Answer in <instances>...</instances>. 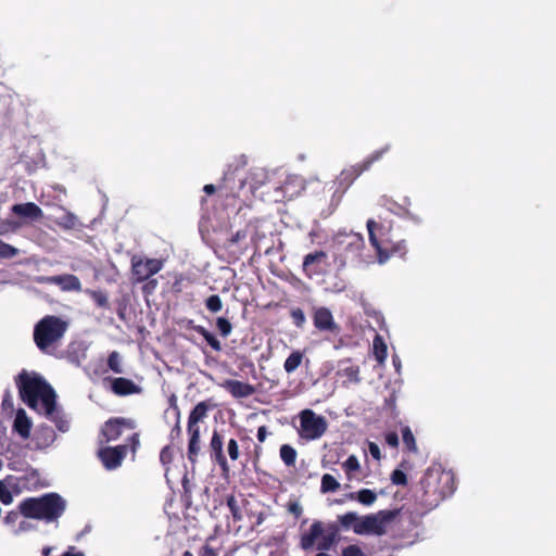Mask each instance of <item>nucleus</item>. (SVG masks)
I'll use <instances>...</instances> for the list:
<instances>
[{
    "label": "nucleus",
    "mask_w": 556,
    "mask_h": 556,
    "mask_svg": "<svg viewBox=\"0 0 556 556\" xmlns=\"http://www.w3.org/2000/svg\"><path fill=\"white\" fill-rule=\"evenodd\" d=\"M17 384L22 399L29 407L52 420L61 431L68 429V421L62 417L56 406L53 389L39 375L22 372Z\"/></svg>",
    "instance_id": "nucleus-1"
},
{
    "label": "nucleus",
    "mask_w": 556,
    "mask_h": 556,
    "mask_svg": "<svg viewBox=\"0 0 556 556\" xmlns=\"http://www.w3.org/2000/svg\"><path fill=\"white\" fill-rule=\"evenodd\" d=\"M64 509L65 502L54 493L41 497H30L20 504V511L24 517L47 521L59 518Z\"/></svg>",
    "instance_id": "nucleus-2"
},
{
    "label": "nucleus",
    "mask_w": 556,
    "mask_h": 556,
    "mask_svg": "<svg viewBox=\"0 0 556 556\" xmlns=\"http://www.w3.org/2000/svg\"><path fill=\"white\" fill-rule=\"evenodd\" d=\"M338 528L334 523L325 526L320 521H314L309 529L301 535L300 546L304 551L316 548L328 551L337 542Z\"/></svg>",
    "instance_id": "nucleus-3"
},
{
    "label": "nucleus",
    "mask_w": 556,
    "mask_h": 556,
    "mask_svg": "<svg viewBox=\"0 0 556 556\" xmlns=\"http://www.w3.org/2000/svg\"><path fill=\"white\" fill-rule=\"evenodd\" d=\"M66 323L55 316H47L42 318L35 327L34 339L37 346L45 351L54 342L60 340L65 330Z\"/></svg>",
    "instance_id": "nucleus-4"
},
{
    "label": "nucleus",
    "mask_w": 556,
    "mask_h": 556,
    "mask_svg": "<svg viewBox=\"0 0 556 556\" xmlns=\"http://www.w3.org/2000/svg\"><path fill=\"white\" fill-rule=\"evenodd\" d=\"M399 515L396 509H384L376 514L362 517V521L355 527V533L361 535H383Z\"/></svg>",
    "instance_id": "nucleus-5"
},
{
    "label": "nucleus",
    "mask_w": 556,
    "mask_h": 556,
    "mask_svg": "<svg viewBox=\"0 0 556 556\" xmlns=\"http://www.w3.org/2000/svg\"><path fill=\"white\" fill-rule=\"evenodd\" d=\"M300 426L298 433L300 438L306 441H313L321 438L328 428V422L324 416L317 415L312 409H304L299 414Z\"/></svg>",
    "instance_id": "nucleus-6"
},
{
    "label": "nucleus",
    "mask_w": 556,
    "mask_h": 556,
    "mask_svg": "<svg viewBox=\"0 0 556 556\" xmlns=\"http://www.w3.org/2000/svg\"><path fill=\"white\" fill-rule=\"evenodd\" d=\"M131 265L132 273L139 281L150 278L159 273L163 267L162 261L156 258L142 260L139 257H132Z\"/></svg>",
    "instance_id": "nucleus-7"
},
{
    "label": "nucleus",
    "mask_w": 556,
    "mask_h": 556,
    "mask_svg": "<svg viewBox=\"0 0 556 556\" xmlns=\"http://www.w3.org/2000/svg\"><path fill=\"white\" fill-rule=\"evenodd\" d=\"M135 422L131 419L115 418L105 422L102 428V435L106 442L117 440L124 430H132Z\"/></svg>",
    "instance_id": "nucleus-8"
},
{
    "label": "nucleus",
    "mask_w": 556,
    "mask_h": 556,
    "mask_svg": "<svg viewBox=\"0 0 556 556\" xmlns=\"http://www.w3.org/2000/svg\"><path fill=\"white\" fill-rule=\"evenodd\" d=\"M127 453L126 445H118L115 447H104L99 451V456L102 460L103 466L109 469L117 468Z\"/></svg>",
    "instance_id": "nucleus-9"
},
{
    "label": "nucleus",
    "mask_w": 556,
    "mask_h": 556,
    "mask_svg": "<svg viewBox=\"0 0 556 556\" xmlns=\"http://www.w3.org/2000/svg\"><path fill=\"white\" fill-rule=\"evenodd\" d=\"M367 229L369 233V240L372 247L377 250L379 263H384L389 258L388 245L386 242L378 239L380 232V226L372 219L367 222Z\"/></svg>",
    "instance_id": "nucleus-10"
},
{
    "label": "nucleus",
    "mask_w": 556,
    "mask_h": 556,
    "mask_svg": "<svg viewBox=\"0 0 556 556\" xmlns=\"http://www.w3.org/2000/svg\"><path fill=\"white\" fill-rule=\"evenodd\" d=\"M314 326L320 331L334 332L338 326L334 323L332 313L326 307H318L314 311Z\"/></svg>",
    "instance_id": "nucleus-11"
},
{
    "label": "nucleus",
    "mask_w": 556,
    "mask_h": 556,
    "mask_svg": "<svg viewBox=\"0 0 556 556\" xmlns=\"http://www.w3.org/2000/svg\"><path fill=\"white\" fill-rule=\"evenodd\" d=\"M20 481L15 477H8L0 480V501L4 505L13 502V497L20 493Z\"/></svg>",
    "instance_id": "nucleus-12"
},
{
    "label": "nucleus",
    "mask_w": 556,
    "mask_h": 556,
    "mask_svg": "<svg viewBox=\"0 0 556 556\" xmlns=\"http://www.w3.org/2000/svg\"><path fill=\"white\" fill-rule=\"evenodd\" d=\"M40 281L58 285L63 291H79L81 285L74 275H61L41 278Z\"/></svg>",
    "instance_id": "nucleus-13"
},
{
    "label": "nucleus",
    "mask_w": 556,
    "mask_h": 556,
    "mask_svg": "<svg viewBox=\"0 0 556 556\" xmlns=\"http://www.w3.org/2000/svg\"><path fill=\"white\" fill-rule=\"evenodd\" d=\"M220 386L238 399L248 397L254 393V388L251 384L239 380L227 379Z\"/></svg>",
    "instance_id": "nucleus-14"
},
{
    "label": "nucleus",
    "mask_w": 556,
    "mask_h": 556,
    "mask_svg": "<svg viewBox=\"0 0 556 556\" xmlns=\"http://www.w3.org/2000/svg\"><path fill=\"white\" fill-rule=\"evenodd\" d=\"M12 213L30 220H37L42 217V210L33 202L13 205Z\"/></svg>",
    "instance_id": "nucleus-15"
},
{
    "label": "nucleus",
    "mask_w": 556,
    "mask_h": 556,
    "mask_svg": "<svg viewBox=\"0 0 556 556\" xmlns=\"http://www.w3.org/2000/svg\"><path fill=\"white\" fill-rule=\"evenodd\" d=\"M337 375L343 378V383L348 384H356L359 382V368L355 365L345 362L341 364Z\"/></svg>",
    "instance_id": "nucleus-16"
},
{
    "label": "nucleus",
    "mask_w": 556,
    "mask_h": 556,
    "mask_svg": "<svg viewBox=\"0 0 556 556\" xmlns=\"http://www.w3.org/2000/svg\"><path fill=\"white\" fill-rule=\"evenodd\" d=\"M207 412L208 405L205 402L198 403L189 415L188 431L200 430L199 422L204 420Z\"/></svg>",
    "instance_id": "nucleus-17"
},
{
    "label": "nucleus",
    "mask_w": 556,
    "mask_h": 556,
    "mask_svg": "<svg viewBox=\"0 0 556 556\" xmlns=\"http://www.w3.org/2000/svg\"><path fill=\"white\" fill-rule=\"evenodd\" d=\"M334 242L338 245H345L346 249H359L363 244V238L356 232H339L334 237Z\"/></svg>",
    "instance_id": "nucleus-18"
},
{
    "label": "nucleus",
    "mask_w": 556,
    "mask_h": 556,
    "mask_svg": "<svg viewBox=\"0 0 556 556\" xmlns=\"http://www.w3.org/2000/svg\"><path fill=\"white\" fill-rule=\"evenodd\" d=\"M342 469L345 473V477L349 481H361L358 473L361 471V463L355 455H350L345 462L342 463Z\"/></svg>",
    "instance_id": "nucleus-19"
},
{
    "label": "nucleus",
    "mask_w": 556,
    "mask_h": 556,
    "mask_svg": "<svg viewBox=\"0 0 556 556\" xmlns=\"http://www.w3.org/2000/svg\"><path fill=\"white\" fill-rule=\"evenodd\" d=\"M14 429L22 438L26 439L29 437L30 429H31V421L27 417L25 410H23V409L17 410L15 419H14Z\"/></svg>",
    "instance_id": "nucleus-20"
},
{
    "label": "nucleus",
    "mask_w": 556,
    "mask_h": 556,
    "mask_svg": "<svg viewBox=\"0 0 556 556\" xmlns=\"http://www.w3.org/2000/svg\"><path fill=\"white\" fill-rule=\"evenodd\" d=\"M112 389L119 395H128L138 392L137 386L126 378L114 379L112 382Z\"/></svg>",
    "instance_id": "nucleus-21"
},
{
    "label": "nucleus",
    "mask_w": 556,
    "mask_h": 556,
    "mask_svg": "<svg viewBox=\"0 0 556 556\" xmlns=\"http://www.w3.org/2000/svg\"><path fill=\"white\" fill-rule=\"evenodd\" d=\"M374 355L377 362L382 365L387 359V344L384 343L382 337L376 336L372 342Z\"/></svg>",
    "instance_id": "nucleus-22"
},
{
    "label": "nucleus",
    "mask_w": 556,
    "mask_h": 556,
    "mask_svg": "<svg viewBox=\"0 0 556 556\" xmlns=\"http://www.w3.org/2000/svg\"><path fill=\"white\" fill-rule=\"evenodd\" d=\"M211 448L215 453L216 459L219 463L220 466H226V458L223 453V440L222 437L214 432L212 440H211Z\"/></svg>",
    "instance_id": "nucleus-23"
},
{
    "label": "nucleus",
    "mask_w": 556,
    "mask_h": 556,
    "mask_svg": "<svg viewBox=\"0 0 556 556\" xmlns=\"http://www.w3.org/2000/svg\"><path fill=\"white\" fill-rule=\"evenodd\" d=\"M303 353L300 351L292 352L285 361L283 368L288 374L293 372L299 368L303 361Z\"/></svg>",
    "instance_id": "nucleus-24"
},
{
    "label": "nucleus",
    "mask_w": 556,
    "mask_h": 556,
    "mask_svg": "<svg viewBox=\"0 0 556 556\" xmlns=\"http://www.w3.org/2000/svg\"><path fill=\"white\" fill-rule=\"evenodd\" d=\"M339 521L343 528H351L355 532V527L362 521V517L357 516L356 513H346L339 516Z\"/></svg>",
    "instance_id": "nucleus-25"
},
{
    "label": "nucleus",
    "mask_w": 556,
    "mask_h": 556,
    "mask_svg": "<svg viewBox=\"0 0 556 556\" xmlns=\"http://www.w3.org/2000/svg\"><path fill=\"white\" fill-rule=\"evenodd\" d=\"M339 488H340V483L337 481V479L333 476H331L329 473H325L321 477L320 491L323 493L336 492Z\"/></svg>",
    "instance_id": "nucleus-26"
},
{
    "label": "nucleus",
    "mask_w": 556,
    "mask_h": 556,
    "mask_svg": "<svg viewBox=\"0 0 556 556\" xmlns=\"http://www.w3.org/2000/svg\"><path fill=\"white\" fill-rule=\"evenodd\" d=\"M296 451L288 444L280 447V457L287 466H294L296 459Z\"/></svg>",
    "instance_id": "nucleus-27"
},
{
    "label": "nucleus",
    "mask_w": 556,
    "mask_h": 556,
    "mask_svg": "<svg viewBox=\"0 0 556 556\" xmlns=\"http://www.w3.org/2000/svg\"><path fill=\"white\" fill-rule=\"evenodd\" d=\"M357 502L365 506H371L377 501V493L369 489L357 491Z\"/></svg>",
    "instance_id": "nucleus-28"
},
{
    "label": "nucleus",
    "mask_w": 556,
    "mask_h": 556,
    "mask_svg": "<svg viewBox=\"0 0 556 556\" xmlns=\"http://www.w3.org/2000/svg\"><path fill=\"white\" fill-rule=\"evenodd\" d=\"M188 433L190 435L189 454L190 459L193 460L200 451V430L188 431Z\"/></svg>",
    "instance_id": "nucleus-29"
},
{
    "label": "nucleus",
    "mask_w": 556,
    "mask_h": 556,
    "mask_svg": "<svg viewBox=\"0 0 556 556\" xmlns=\"http://www.w3.org/2000/svg\"><path fill=\"white\" fill-rule=\"evenodd\" d=\"M390 149V146H386L375 152H372L365 161L364 163L362 164V167L359 169V173L363 172V170H366L370 167V165L375 162H377L378 160H380L382 157V155L388 152Z\"/></svg>",
    "instance_id": "nucleus-30"
},
{
    "label": "nucleus",
    "mask_w": 556,
    "mask_h": 556,
    "mask_svg": "<svg viewBox=\"0 0 556 556\" xmlns=\"http://www.w3.org/2000/svg\"><path fill=\"white\" fill-rule=\"evenodd\" d=\"M326 258V253L324 252H315L307 254L303 262V267L306 271L311 269V266L314 264L320 263Z\"/></svg>",
    "instance_id": "nucleus-31"
},
{
    "label": "nucleus",
    "mask_w": 556,
    "mask_h": 556,
    "mask_svg": "<svg viewBox=\"0 0 556 556\" xmlns=\"http://www.w3.org/2000/svg\"><path fill=\"white\" fill-rule=\"evenodd\" d=\"M402 437L405 446L412 452H417L416 440L409 427L406 426L402 429Z\"/></svg>",
    "instance_id": "nucleus-32"
},
{
    "label": "nucleus",
    "mask_w": 556,
    "mask_h": 556,
    "mask_svg": "<svg viewBox=\"0 0 556 556\" xmlns=\"http://www.w3.org/2000/svg\"><path fill=\"white\" fill-rule=\"evenodd\" d=\"M58 224L64 228H74L77 224L76 216L70 212H64L58 219Z\"/></svg>",
    "instance_id": "nucleus-33"
},
{
    "label": "nucleus",
    "mask_w": 556,
    "mask_h": 556,
    "mask_svg": "<svg viewBox=\"0 0 556 556\" xmlns=\"http://www.w3.org/2000/svg\"><path fill=\"white\" fill-rule=\"evenodd\" d=\"M206 308L212 313H217L223 308V302L216 294L211 295L205 301Z\"/></svg>",
    "instance_id": "nucleus-34"
},
{
    "label": "nucleus",
    "mask_w": 556,
    "mask_h": 556,
    "mask_svg": "<svg viewBox=\"0 0 556 556\" xmlns=\"http://www.w3.org/2000/svg\"><path fill=\"white\" fill-rule=\"evenodd\" d=\"M200 333L203 336L205 341L210 344V346L215 351L222 350L220 342L215 338L214 334L205 330L204 328H201Z\"/></svg>",
    "instance_id": "nucleus-35"
},
{
    "label": "nucleus",
    "mask_w": 556,
    "mask_h": 556,
    "mask_svg": "<svg viewBox=\"0 0 556 556\" xmlns=\"http://www.w3.org/2000/svg\"><path fill=\"white\" fill-rule=\"evenodd\" d=\"M109 367L116 374L122 372L121 357L117 352H112L108 359Z\"/></svg>",
    "instance_id": "nucleus-36"
},
{
    "label": "nucleus",
    "mask_w": 556,
    "mask_h": 556,
    "mask_svg": "<svg viewBox=\"0 0 556 556\" xmlns=\"http://www.w3.org/2000/svg\"><path fill=\"white\" fill-rule=\"evenodd\" d=\"M216 326L223 337H227L231 333L232 326L226 318L218 317L216 320Z\"/></svg>",
    "instance_id": "nucleus-37"
},
{
    "label": "nucleus",
    "mask_w": 556,
    "mask_h": 556,
    "mask_svg": "<svg viewBox=\"0 0 556 556\" xmlns=\"http://www.w3.org/2000/svg\"><path fill=\"white\" fill-rule=\"evenodd\" d=\"M17 254V249L0 240V257L10 258Z\"/></svg>",
    "instance_id": "nucleus-38"
},
{
    "label": "nucleus",
    "mask_w": 556,
    "mask_h": 556,
    "mask_svg": "<svg viewBox=\"0 0 556 556\" xmlns=\"http://www.w3.org/2000/svg\"><path fill=\"white\" fill-rule=\"evenodd\" d=\"M227 505H228V507L230 509V513H231L232 517L236 520H241L242 516H241L238 503H237V501H236V498L233 496H229L228 497Z\"/></svg>",
    "instance_id": "nucleus-39"
},
{
    "label": "nucleus",
    "mask_w": 556,
    "mask_h": 556,
    "mask_svg": "<svg viewBox=\"0 0 556 556\" xmlns=\"http://www.w3.org/2000/svg\"><path fill=\"white\" fill-rule=\"evenodd\" d=\"M291 317L293 319V323L298 327H302L305 324V321H306L305 314H304V312L301 308L293 309L291 312Z\"/></svg>",
    "instance_id": "nucleus-40"
},
{
    "label": "nucleus",
    "mask_w": 556,
    "mask_h": 556,
    "mask_svg": "<svg viewBox=\"0 0 556 556\" xmlns=\"http://www.w3.org/2000/svg\"><path fill=\"white\" fill-rule=\"evenodd\" d=\"M227 452L232 460H237L239 458V446L235 439L229 440L227 444Z\"/></svg>",
    "instance_id": "nucleus-41"
},
{
    "label": "nucleus",
    "mask_w": 556,
    "mask_h": 556,
    "mask_svg": "<svg viewBox=\"0 0 556 556\" xmlns=\"http://www.w3.org/2000/svg\"><path fill=\"white\" fill-rule=\"evenodd\" d=\"M391 480L394 484H397V485H404V484H406V481H407L406 475L400 469H396L392 472Z\"/></svg>",
    "instance_id": "nucleus-42"
},
{
    "label": "nucleus",
    "mask_w": 556,
    "mask_h": 556,
    "mask_svg": "<svg viewBox=\"0 0 556 556\" xmlns=\"http://www.w3.org/2000/svg\"><path fill=\"white\" fill-rule=\"evenodd\" d=\"M342 556H365L363 551L356 545H349L342 552Z\"/></svg>",
    "instance_id": "nucleus-43"
},
{
    "label": "nucleus",
    "mask_w": 556,
    "mask_h": 556,
    "mask_svg": "<svg viewBox=\"0 0 556 556\" xmlns=\"http://www.w3.org/2000/svg\"><path fill=\"white\" fill-rule=\"evenodd\" d=\"M20 226H21V224L15 223V222H11V220L3 222L1 225L0 235H4L10 230L15 231Z\"/></svg>",
    "instance_id": "nucleus-44"
},
{
    "label": "nucleus",
    "mask_w": 556,
    "mask_h": 556,
    "mask_svg": "<svg viewBox=\"0 0 556 556\" xmlns=\"http://www.w3.org/2000/svg\"><path fill=\"white\" fill-rule=\"evenodd\" d=\"M368 451H369L370 455H371L375 459L380 460V458H381V452H380L379 446H378L376 443H374V442H369V444H368Z\"/></svg>",
    "instance_id": "nucleus-45"
},
{
    "label": "nucleus",
    "mask_w": 556,
    "mask_h": 556,
    "mask_svg": "<svg viewBox=\"0 0 556 556\" xmlns=\"http://www.w3.org/2000/svg\"><path fill=\"white\" fill-rule=\"evenodd\" d=\"M386 442L392 446V447H396L399 445V437L395 432H389L387 435H386Z\"/></svg>",
    "instance_id": "nucleus-46"
},
{
    "label": "nucleus",
    "mask_w": 556,
    "mask_h": 556,
    "mask_svg": "<svg viewBox=\"0 0 556 556\" xmlns=\"http://www.w3.org/2000/svg\"><path fill=\"white\" fill-rule=\"evenodd\" d=\"M267 428L265 426H262L257 429V440L260 442H264L267 438Z\"/></svg>",
    "instance_id": "nucleus-47"
},
{
    "label": "nucleus",
    "mask_w": 556,
    "mask_h": 556,
    "mask_svg": "<svg viewBox=\"0 0 556 556\" xmlns=\"http://www.w3.org/2000/svg\"><path fill=\"white\" fill-rule=\"evenodd\" d=\"M17 519H18V514L15 513V511H10L4 517V522L8 523V525H11V523H14Z\"/></svg>",
    "instance_id": "nucleus-48"
},
{
    "label": "nucleus",
    "mask_w": 556,
    "mask_h": 556,
    "mask_svg": "<svg viewBox=\"0 0 556 556\" xmlns=\"http://www.w3.org/2000/svg\"><path fill=\"white\" fill-rule=\"evenodd\" d=\"M28 527H29V523L27 521H21L18 527L16 529H14V533L15 534H18L21 532H24L26 530H28Z\"/></svg>",
    "instance_id": "nucleus-49"
},
{
    "label": "nucleus",
    "mask_w": 556,
    "mask_h": 556,
    "mask_svg": "<svg viewBox=\"0 0 556 556\" xmlns=\"http://www.w3.org/2000/svg\"><path fill=\"white\" fill-rule=\"evenodd\" d=\"M92 295L100 306H104L106 304V298L104 295L96 292Z\"/></svg>",
    "instance_id": "nucleus-50"
},
{
    "label": "nucleus",
    "mask_w": 556,
    "mask_h": 556,
    "mask_svg": "<svg viewBox=\"0 0 556 556\" xmlns=\"http://www.w3.org/2000/svg\"><path fill=\"white\" fill-rule=\"evenodd\" d=\"M201 556H217V553L211 546L206 545L203 547Z\"/></svg>",
    "instance_id": "nucleus-51"
},
{
    "label": "nucleus",
    "mask_w": 556,
    "mask_h": 556,
    "mask_svg": "<svg viewBox=\"0 0 556 556\" xmlns=\"http://www.w3.org/2000/svg\"><path fill=\"white\" fill-rule=\"evenodd\" d=\"M440 480L444 483L453 482V476L450 472H442Z\"/></svg>",
    "instance_id": "nucleus-52"
},
{
    "label": "nucleus",
    "mask_w": 556,
    "mask_h": 556,
    "mask_svg": "<svg viewBox=\"0 0 556 556\" xmlns=\"http://www.w3.org/2000/svg\"><path fill=\"white\" fill-rule=\"evenodd\" d=\"M62 556H85L84 553L75 551L74 547H70Z\"/></svg>",
    "instance_id": "nucleus-53"
},
{
    "label": "nucleus",
    "mask_w": 556,
    "mask_h": 556,
    "mask_svg": "<svg viewBox=\"0 0 556 556\" xmlns=\"http://www.w3.org/2000/svg\"><path fill=\"white\" fill-rule=\"evenodd\" d=\"M394 212L399 215H409V212L403 205L399 206Z\"/></svg>",
    "instance_id": "nucleus-54"
},
{
    "label": "nucleus",
    "mask_w": 556,
    "mask_h": 556,
    "mask_svg": "<svg viewBox=\"0 0 556 556\" xmlns=\"http://www.w3.org/2000/svg\"><path fill=\"white\" fill-rule=\"evenodd\" d=\"M214 190H215V188H214V186H213V185H206V186L204 187V191H205L206 193H208V194L213 193V192H214Z\"/></svg>",
    "instance_id": "nucleus-55"
},
{
    "label": "nucleus",
    "mask_w": 556,
    "mask_h": 556,
    "mask_svg": "<svg viewBox=\"0 0 556 556\" xmlns=\"http://www.w3.org/2000/svg\"><path fill=\"white\" fill-rule=\"evenodd\" d=\"M393 364L395 366V369L399 371L401 368V362L397 357H393Z\"/></svg>",
    "instance_id": "nucleus-56"
},
{
    "label": "nucleus",
    "mask_w": 556,
    "mask_h": 556,
    "mask_svg": "<svg viewBox=\"0 0 556 556\" xmlns=\"http://www.w3.org/2000/svg\"><path fill=\"white\" fill-rule=\"evenodd\" d=\"M356 494H357V492H351V493L346 494L345 497L348 500H356L357 501Z\"/></svg>",
    "instance_id": "nucleus-57"
},
{
    "label": "nucleus",
    "mask_w": 556,
    "mask_h": 556,
    "mask_svg": "<svg viewBox=\"0 0 556 556\" xmlns=\"http://www.w3.org/2000/svg\"><path fill=\"white\" fill-rule=\"evenodd\" d=\"M51 552H52V547H49V546L45 547L42 549V556H50Z\"/></svg>",
    "instance_id": "nucleus-58"
},
{
    "label": "nucleus",
    "mask_w": 556,
    "mask_h": 556,
    "mask_svg": "<svg viewBox=\"0 0 556 556\" xmlns=\"http://www.w3.org/2000/svg\"><path fill=\"white\" fill-rule=\"evenodd\" d=\"M402 250H404V245L402 243H397L395 247H394V253H400L402 252Z\"/></svg>",
    "instance_id": "nucleus-59"
},
{
    "label": "nucleus",
    "mask_w": 556,
    "mask_h": 556,
    "mask_svg": "<svg viewBox=\"0 0 556 556\" xmlns=\"http://www.w3.org/2000/svg\"><path fill=\"white\" fill-rule=\"evenodd\" d=\"M131 440H132V444H134V445H132V448L135 450V448H136V446L139 444V441H138V437H137V434H134V435L131 437Z\"/></svg>",
    "instance_id": "nucleus-60"
},
{
    "label": "nucleus",
    "mask_w": 556,
    "mask_h": 556,
    "mask_svg": "<svg viewBox=\"0 0 556 556\" xmlns=\"http://www.w3.org/2000/svg\"><path fill=\"white\" fill-rule=\"evenodd\" d=\"M316 556H330V555H328V554H326V553H324V552H320V553H318Z\"/></svg>",
    "instance_id": "nucleus-61"
},
{
    "label": "nucleus",
    "mask_w": 556,
    "mask_h": 556,
    "mask_svg": "<svg viewBox=\"0 0 556 556\" xmlns=\"http://www.w3.org/2000/svg\"><path fill=\"white\" fill-rule=\"evenodd\" d=\"M182 556H193L189 551H186Z\"/></svg>",
    "instance_id": "nucleus-62"
},
{
    "label": "nucleus",
    "mask_w": 556,
    "mask_h": 556,
    "mask_svg": "<svg viewBox=\"0 0 556 556\" xmlns=\"http://www.w3.org/2000/svg\"><path fill=\"white\" fill-rule=\"evenodd\" d=\"M174 409H175V412H176L177 417H179V410H178V408H177V406H176V405H174Z\"/></svg>",
    "instance_id": "nucleus-63"
},
{
    "label": "nucleus",
    "mask_w": 556,
    "mask_h": 556,
    "mask_svg": "<svg viewBox=\"0 0 556 556\" xmlns=\"http://www.w3.org/2000/svg\"><path fill=\"white\" fill-rule=\"evenodd\" d=\"M164 456H165V451L162 452L161 458L164 459Z\"/></svg>",
    "instance_id": "nucleus-64"
}]
</instances>
